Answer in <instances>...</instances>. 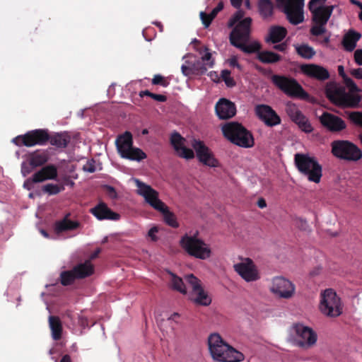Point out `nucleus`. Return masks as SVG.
Listing matches in <instances>:
<instances>
[{
  "label": "nucleus",
  "instance_id": "8",
  "mask_svg": "<svg viewBox=\"0 0 362 362\" xmlns=\"http://www.w3.org/2000/svg\"><path fill=\"white\" fill-rule=\"evenodd\" d=\"M272 83L286 95L291 98L306 100L309 95L293 78L281 75H273Z\"/></svg>",
  "mask_w": 362,
  "mask_h": 362
},
{
  "label": "nucleus",
  "instance_id": "23",
  "mask_svg": "<svg viewBox=\"0 0 362 362\" xmlns=\"http://www.w3.org/2000/svg\"><path fill=\"white\" fill-rule=\"evenodd\" d=\"M300 70L305 75L317 79L319 81H325L329 78V71L324 67L314 64H303Z\"/></svg>",
  "mask_w": 362,
  "mask_h": 362
},
{
  "label": "nucleus",
  "instance_id": "25",
  "mask_svg": "<svg viewBox=\"0 0 362 362\" xmlns=\"http://www.w3.org/2000/svg\"><path fill=\"white\" fill-rule=\"evenodd\" d=\"M286 35L287 30L286 28L280 25H273L269 28V33L265 40L267 42L276 44L281 42Z\"/></svg>",
  "mask_w": 362,
  "mask_h": 362
},
{
  "label": "nucleus",
  "instance_id": "34",
  "mask_svg": "<svg viewBox=\"0 0 362 362\" xmlns=\"http://www.w3.org/2000/svg\"><path fill=\"white\" fill-rule=\"evenodd\" d=\"M49 156L46 151H35L30 153L28 157L30 165L35 168L42 166L48 161Z\"/></svg>",
  "mask_w": 362,
  "mask_h": 362
},
{
  "label": "nucleus",
  "instance_id": "19",
  "mask_svg": "<svg viewBox=\"0 0 362 362\" xmlns=\"http://www.w3.org/2000/svg\"><path fill=\"white\" fill-rule=\"evenodd\" d=\"M255 113L259 119L268 127H274L281 123V118L276 112L267 105H258L255 107Z\"/></svg>",
  "mask_w": 362,
  "mask_h": 362
},
{
  "label": "nucleus",
  "instance_id": "45",
  "mask_svg": "<svg viewBox=\"0 0 362 362\" xmlns=\"http://www.w3.org/2000/svg\"><path fill=\"white\" fill-rule=\"evenodd\" d=\"M191 65L194 74H204L208 69V67L200 59L196 60Z\"/></svg>",
  "mask_w": 362,
  "mask_h": 362
},
{
  "label": "nucleus",
  "instance_id": "13",
  "mask_svg": "<svg viewBox=\"0 0 362 362\" xmlns=\"http://www.w3.org/2000/svg\"><path fill=\"white\" fill-rule=\"evenodd\" d=\"M293 329L298 337L297 345L299 347L310 349L315 345L317 335L312 328L297 323L293 325Z\"/></svg>",
  "mask_w": 362,
  "mask_h": 362
},
{
  "label": "nucleus",
  "instance_id": "27",
  "mask_svg": "<svg viewBox=\"0 0 362 362\" xmlns=\"http://www.w3.org/2000/svg\"><path fill=\"white\" fill-rule=\"evenodd\" d=\"M361 35L354 30H349L343 37L341 44L347 52H352L356 47L357 42L361 39Z\"/></svg>",
  "mask_w": 362,
  "mask_h": 362
},
{
  "label": "nucleus",
  "instance_id": "63",
  "mask_svg": "<svg viewBox=\"0 0 362 362\" xmlns=\"http://www.w3.org/2000/svg\"><path fill=\"white\" fill-rule=\"evenodd\" d=\"M83 170L89 173H94L95 171V166L94 163H87L83 166Z\"/></svg>",
  "mask_w": 362,
  "mask_h": 362
},
{
  "label": "nucleus",
  "instance_id": "56",
  "mask_svg": "<svg viewBox=\"0 0 362 362\" xmlns=\"http://www.w3.org/2000/svg\"><path fill=\"white\" fill-rule=\"evenodd\" d=\"M344 83L348 86L351 90L355 91L358 90V88L354 81L349 78L348 76H346L345 78H343Z\"/></svg>",
  "mask_w": 362,
  "mask_h": 362
},
{
  "label": "nucleus",
  "instance_id": "12",
  "mask_svg": "<svg viewBox=\"0 0 362 362\" xmlns=\"http://www.w3.org/2000/svg\"><path fill=\"white\" fill-rule=\"evenodd\" d=\"M334 6L318 7L311 12L313 25L310 28V33L314 36H320L326 33L327 25L332 13Z\"/></svg>",
  "mask_w": 362,
  "mask_h": 362
},
{
  "label": "nucleus",
  "instance_id": "14",
  "mask_svg": "<svg viewBox=\"0 0 362 362\" xmlns=\"http://www.w3.org/2000/svg\"><path fill=\"white\" fill-rule=\"evenodd\" d=\"M138 187V194L142 196L145 201L156 211L162 210L165 203L158 198V193L151 186L136 180Z\"/></svg>",
  "mask_w": 362,
  "mask_h": 362
},
{
  "label": "nucleus",
  "instance_id": "7",
  "mask_svg": "<svg viewBox=\"0 0 362 362\" xmlns=\"http://www.w3.org/2000/svg\"><path fill=\"white\" fill-rule=\"evenodd\" d=\"M276 7L283 12L288 21L294 25L304 21L305 0H275Z\"/></svg>",
  "mask_w": 362,
  "mask_h": 362
},
{
  "label": "nucleus",
  "instance_id": "42",
  "mask_svg": "<svg viewBox=\"0 0 362 362\" xmlns=\"http://www.w3.org/2000/svg\"><path fill=\"white\" fill-rule=\"evenodd\" d=\"M245 15V12L243 10H238L230 18L228 23V26L229 28H233L242 21H243L245 18L243 19V16Z\"/></svg>",
  "mask_w": 362,
  "mask_h": 362
},
{
  "label": "nucleus",
  "instance_id": "36",
  "mask_svg": "<svg viewBox=\"0 0 362 362\" xmlns=\"http://www.w3.org/2000/svg\"><path fill=\"white\" fill-rule=\"evenodd\" d=\"M158 211L162 214L163 221L168 226L173 228H177L180 226L177 221L176 216L169 210V208L165 205V204L162 207V210H158Z\"/></svg>",
  "mask_w": 362,
  "mask_h": 362
},
{
  "label": "nucleus",
  "instance_id": "37",
  "mask_svg": "<svg viewBox=\"0 0 362 362\" xmlns=\"http://www.w3.org/2000/svg\"><path fill=\"white\" fill-rule=\"evenodd\" d=\"M146 156V153H144L141 149L134 147L132 145V147L129 148V150H127L122 158L139 162L145 159Z\"/></svg>",
  "mask_w": 362,
  "mask_h": 362
},
{
  "label": "nucleus",
  "instance_id": "48",
  "mask_svg": "<svg viewBox=\"0 0 362 362\" xmlns=\"http://www.w3.org/2000/svg\"><path fill=\"white\" fill-rule=\"evenodd\" d=\"M221 78L224 81L225 83L228 87H233L235 86L234 80L230 76V71L228 69H224L221 71Z\"/></svg>",
  "mask_w": 362,
  "mask_h": 362
},
{
  "label": "nucleus",
  "instance_id": "50",
  "mask_svg": "<svg viewBox=\"0 0 362 362\" xmlns=\"http://www.w3.org/2000/svg\"><path fill=\"white\" fill-rule=\"evenodd\" d=\"M199 15L203 25L205 28H208L214 20V18L211 17L210 13L208 14L204 11H201Z\"/></svg>",
  "mask_w": 362,
  "mask_h": 362
},
{
  "label": "nucleus",
  "instance_id": "4",
  "mask_svg": "<svg viewBox=\"0 0 362 362\" xmlns=\"http://www.w3.org/2000/svg\"><path fill=\"white\" fill-rule=\"evenodd\" d=\"M221 130L224 137L236 146L251 148L255 144L251 132L239 122H228L222 127Z\"/></svg>",
  "mask_w": 362,
  "mask_h": 362
},
{
  "label": "nucleus",
  "instance_id": "26",
  "mask_svg": "<svg viewBox=\"0 0 362 362\" xmlns=\"http://www.w3.org/2000/svg\"><path fill=\"white\" fill-rule=\"evenodd\" d=\"M117 151L121 157L133 145L132 135L129 132H125L124 134L118 136L115 141Z\"/></svg>",
  "mask_w": 362,
  "mask_h": 362
},
{
  "label": "nucleus",
  "instance_id": "20",
  "mask_svg": "<svg viewBox=\"0 0 362 362\" xmlns=\"http://www.w3.org/2000/svg\"><path fill=\"white\" fill-rule=\"evenodd\" d=\"M295 291L293 284L283 277H276L273 279L271 291L281 298H291Z\"/></svg>",
  "mask_w": 362,
  "mask_h": 362
},
{
  "label": "nucleus",
  "instance_id": "47",
  "mask_svg": "<svg viewBox=\"0 0 362 362\" xmlns=\"http://www.w3.org/2000/svg\"><path fill=\"white\" fill-rule=\"evenodd\" d=\"M151 83L153 85H160L162 87L165 88L168 86L170 82L165 77L160 74H156L152 78Z\"/></svg>",
  "mask_w": 362,
  "mask_h": 362
},
{
  "label": "nucleus",
  "instance_id": "30",
  "mask_svg": "<svg viewBox=\"0 0 362 362\" xmlns=\"http://www.w3.org/2000/svg\"><path fill=\"white\" fill-rule=\"evenodd\" d=\"M35 174V180L40 182L47 180H55L57 177V169L54 165H48L42 168Z\"/></svg>",
  "mask_w": 362,
  "mask_h": 362
},
{
  "label": "nucleus",
  "instance_id": "11",
  "mask_svg": "<svg viewBox=\"0 0 362 362\" xmlns=\"http://www.w3.org/2000/svg\"><path fill=\"white\" fill-rule=\"evenodd\" d=\"M49 139V134L47 129H37L16 136L12 142L18 146L32 147L36 145L44 146L48 142Z\"/></svg>",
  "mask_w": 362,
  "mask_h": 362
},
{
  "label": "nucleus",
  "instance_id": "41",
  "mask_svg": "<svg viewBox=\"0 0 362 362\" xmlns=\"http://www.w3.org/2000/svg\"><path fill=\"white\" fill-rule=\"evenodd\" d=\"M346 114L351 124L362 128V111L346 112Z\"/></svg>",
  "mask_w": 362,
  "mask_h": 362
},
{
  "label": "nucleus",
  "instance_id": "58",
  "mask_svg": "<svg viewBox=\"0 0 362 362\" xmlns=\"http://www.w3.org/2000/svg\"><path fill=\"white\" fill-rule=\"evenodd\" d=\"M223 8V3L220 1L218 5L211 11L210 14L211 17L215 18L217 14Z\"/></svg>",
  "mask_w": 362,
  "mask_h": 362
},
{
  "label": "nucleus",
  "instance_id": "15",
  "mask_svg": "<svg viewBox=\"0 0 362 362\" xmlns=\"http://www.w3.org/2000/svg\"><path fill=\"white\" fill-rule=\"evenodd\" d=\"M234 270L246 281H255L259 279L258 271L250 258L234 264Z\"/></svg>",
  "mask_w": 362,
  "mask_h": 362
},
{
  "label": "nucleus",
  "instance_id": "22",
  "mask_svg": "<svg viewBox=\"0 0 362 362\" xmlns=\"http://www.w3.org/2000/svg\"><path fill=\"white\" fill-rule=\"evenodd\" d=\"M215 110L221 119H230L236 114L235 105L226 98H221L217 102Z\"/></svg>",
  "mask_w": 362,
  "mask_h": 362
},
{
  "label": "nucleus",
  "instance_id": "40",
  "mask_svg": "<svg viewBox=\"0 0 362 362\" xmlns=\"http://www.w3.org/2000/svg\"><path fill=\"white\" fill-rule=\"evenodd\" d=\"M76 279H77L72 269L62 272L60 274V283L64 286L72 284Z\"/></svg>",
  "mask_w": 362,
  "mask_h": 362
},
{
  "label": "nucleus",
  "instance_id": "52",
  "mask_svg": "<svg viewBox=\"0 0 362 362\" xmlns=\"http://www.w3.org/2000/svg\"><path fill=\"white\" fill-rule=\"evenodd\" d=\"M201 61L208 67L211 68L214 64V59H212L211 54L209 52H206L200 59Z\"/></svg>",
  "mask_w": 362,
  "mask_h": 362
},
{
  "label": "nucleus",
  "instance_id": "10",
  "mask_svg": "<svg viewBox=\"0 0 362 362\" xmlns=\"http://www.w3.org/2000/svg\"><path fill=\"white\" fill-rule=\"evenodd\" d=\"M319 308L321 313L326 316L338 317L342 313L341 298L333 289H326L320 294Z\"/></svg>",
  "mask_w": 362,
  "mask_h": 362
},
{
  "label": "nucleus",
  "instance_id": "31",
  "mask_svg": "<svg viewBox=\"0 0 362 362\" xmlns=\"http://www.w3.org/2000/svg\"><path fill=\"white\" fill-rule=\"evenodd\" d=\"M77 279H84L93 274L94 268L90 260L78 264L72 269Z\"/></svg>",
  "mask_w": 362,
  "mask_h": 362
},
{
  "label": "nucleus",
  "instance_id": "29",
  "mask_svg": "<svg viewBox=\"0 0 362 362\" xmlns=\"http://www.w3.org/2000/svg\"><path fill=\"white\" fill-rule=\"evenodd\" d=\"M70 141V135L67 132H63L49 134L48 142L57 148H64L68 146Z\"/></svg>",
  "mask_w": 362,
  "mask_h": 362
},
{
  "label": "nucleus",
  "instance_id": "9",
  "mask_svg": "<svg viewBox=\"0 0 362 362\" xmlns=\"http://www.w3.org/2000/svg\"><path fill=\"white\" fill-rule=\"evenodd\" d=\"M332 153L337 158L347 161H358L362 158V151L348 140H335L331 143Z\"/></svg>",
  "mask_w": 362,
  "mask_h": 362
},
{
  "label": "nucleus",
  "instance_id": "5",
  "mask_svg": "<svg viewBox=\"0 0 362 362\" xmlns=\"http://www.w3.org/2000/svg\"><path fill=\"white\" fill-rule=\"evenodd\" d=\"M325 94L332 103L341 107L356 108L361 101V95L347 93L344 86L334 83H330L327 86Z\"/></svg>",
  "mask_w": 362,
  "mask_h": 362
},
{
  "label": "nucleus",
  "instance_id": "33",
  "mask_svg": "<svg viewBox=\"0 0 362 362\" xmlns=\"http://www.w3.org/2000/svg\"><path fill=\"white\" fill-rule=\"evenodd\" d=\"M256 58L263 64H275L281 60V56L272 51L263 50L259 52Z\"/></svg>",
  "mask_w": 362,
  "mask_h": 362
},
{
  "label": "nucleus",
  "instance_id": "1",
  "mask_svg": "<svg viewBox=\"0 0 362 362\" xmlns=\"http://www.w3.org/2000/svg\"><path fill=\"white\" fill-rule=\"evenodd\" d=\"M208 345L212 358L217 362H240L245 358L243 353L227 344L217 333L210 334Z\"/></svg>",
  "mask_w": 362,
  "mask_h": 362
},
{
  "label": "nucleus",
  "instance_id": "60",
  "mask_svg": "<svg viewBox=\"0 0 362 362\" xmlns=\"http://www.w3.org/2000/svg\"><path fill=\"white\" fill-rule=\"evenodd\" d=\"M354 60L358 65H362V49H356L355 51Z\"/></svg>",
  "mask_w": 362,
  "mask_h": 362
},
{
  "label": "nucleus",
  "instance_id": "21",
  "mask_svg": "<svg viewBox=\"0 0 362 362\" xmlns=\"http://www.w3.org/2000/svg\"><path fill=\"white\" fill-rule=\"evenodd\" d=\"M185 139L177 132H174L170 136V144L176 151L177 154L187 160L194 157V151L185 146Z\"/></svg>",
  "mask_w": 362,
  "mask_h": 362
},
{
  "label": "nucleus",
  "instance_id": "28",
  "mask_svg": "<svg viewBox=\"0 0 362 362\" xmlns=\"http://www.w3.org/2000/svg\"><path fill=\"white\" fill-rule=\"evenodd\" d=\"M70 214H67L62 220L55 223L54 229L57 233L64 231L73 230L80 226V223L77 221H71L69 218Z\"/></svg>",
  "mask_w": 362,
  "mask_h": 362
},
{
  "label": "nucleus",
  "instance_id": "59",
  "mask_svg": "<svg viewBox=\"0 0 362 362\" xmlns=\"http://www.w3.org/2000/svg\"><path fill=\"white\" fill-rule=\"evenodd\" d=\"M228 64H229L230 66H231V67H233V68L236 67L239 70L242 69L241 65L238 63V59L235 56L232 57L231 58H230L228 59Z\"/></svg>",
  "mask_w": 362,
  "mask_h": 362
},
{
  "label": "nucleus",
  "instance_id": "46",
  "mask_svg": "<svg viewBox=\"0 0 362 362\" xmlns=\"http://www.w3.org/2000/svg\"><path fill=\"white\" fill-rule=\"evenodd\" d=\"M286 111L288 117L291 119H293L296 117L298 114L301 112V111L298 108V107L292 103H288L286 107Z\"/></svg>",
  "mask_w": 362,
  "mask_h": 362
},
{
  "label": "nucleus",
  "instance_id": "16",
  "mask_svg": "<svg viewBox=\"0 0 362 362\" xmlns=\"http://www.w3.org/2000/svg\"><path fill=\"white\" fill-rule=\"evenodd\" d=\"M192 146L196 151L197 157L199 162L209 167H216L218 165V160L214 158L210 149L199 140H194Z\"/></svg>",
  "mask_w": 362,
  "mask_h": 362
},
{
  "label": "nucleus",
  "instance_id": "39",
  "mask_svg": "<svg viewBox=\"0 0 362 362\" xmlns=\"http://www.w3.org/2000/svg\"><path fill=\"white\" fill-rule=\"evenodd\" d=\"M296 51L301 57L308 59L313 58L315 54L314 49L307 44L296 46Z\"/></svg>",
  "mask_w": 362,
  "mask_h": 362
},
{
  "label": "nucleus",
  "instance_id": "3",
  "mask_svg": "<svg viewBox=\"0 0 362 362\" xmlns=\"http://www.w3.org/2000/svg\"><path fill=\"white\" fill-rule=\"evenodd\" d=\"M180 245L188 255L198 259L206 260L212 255L210 245L199 237L198 231L192 235L182 236Z\"/></svg>",
  "mask_w": 362,
  "mask_h": 362
},
{
  "label": "nucleus",
  "instance_id": "18",
  "mask_svg": "<svg viewBox=\"0 0 362 362\" xmlns=\"http://www.w3.org/2000/svg\"><path fill=\"white\" fill-rule=\"evenodd\" d=\"M185 280L192 287L193 293L196 295L195 303L204 306L209 305L211 299L203 289L200 280L193 274L187 275Z\"/></svg>",
  "mask_w": 362,
  "mask_h": 362
},
{
  "label": "nucleus",
  "instance_id": "53",
  "mask_svg": "<svg viewBox=\"0 0 362 362\" xmlns=\"http://www.w3.org/2000/svg\"><path fill=\"white\" fill-rule=\"evenodd\" d=\"M35 167L30 165V160L28 162H23L21 164V173L24 177L30 174Z\"/></svg>",
  "mask_w": 362,
  "mask_h": 362
},
{
  "label": "nucleus",
  "instance_id": "61",
  "mask_svg": "<svg viewBox=\"0 0 362 362\" xmlns=\"http://www.w3.org/2000/svg\"><path fill=\"white\" fill-rule=\"evenodd\" d=\"M151 98L156 101L162 103L165 102L167 100V97L165 95L156 93H153L151 95Z\"/></svg>",
  "mask_w": 362,
  "mask_h": 362
},
{
  "label": "nucleus",
  "instance_id": "64",
  "mask_svg": "<svg viewBox=\"0 0 362 362\" xmlns=\"http://www.w3.org/2000/svg\"><path fill=\"white\" fill-rule=\"evenodd\" d=\"M274 49L280 52H285L287 49V44L286 42H282L279 45H276L274 46Z\"/></svg>",
  "mask_w": 362,
  "mask_h": 362
},
{
  "label": "nucleus",
  "instance_id": "43",
  "mask_svg": "<svg viewBox=\"0 0 362 362\" xmlns=\"http://www.w3.org/2000/svg\"><path fill=\"white\" fill-rule=\"evenodd\" d=\"M64 189V187L54 184H47L43 186L42 191L49 195H55Z\"/></svg>",
  "mask_w": 362,
  "mask_h": 362
},
{
  "label": "nucleus",
  "instance_id": "2",
  "mask_svg": "<svg viewBox=\"0 0 362 362\" xmlns=\"http://www.w3.org/2000/svg\"><path fill=\"white\" fill-rule=\"evenodd\" d=\"M252 18H245L230 32L229 40L230 44L240 49L245 53H258L261 49V45L258 42H253L249 45L247 42L250 40Z\"/></svg>",
  "mask_w": 362,
  "mask_h": 362
},
{
  "label": "nucleus",
  "instance_id": "24",
  "mask_svg": "<svg viewBox=\"0 0 362 362\" xmlns=\"http://www.w3.org/2000/svg\"><path fill=\"white\" fill-rule=\"evenodd\" d=\"M90 213L98 220H119L120 216L119 214L112 211L104 202H100L95 207L90 209Z\"/></svg>",
  "mask_w": 362,
  "mask_h": 362
},
{
  "label": "nucleus",
  "instance_id": "49",
  "mask_svg": "<svg viewBox=\"0 0 362 362\" xmlns=\"http://www.w3.org/2000/svg\"><path fill=\"white\" fill-rule=\"evenodd\" d=\"M106 195L111 199L115 200L118 198V194L115 189L110 185H105L103 187Z\"/></svg>",
  "mask_w": 362,
  "mask_h": 362
},
{
  "label": "nucleus",
  "instance_id": "17",
  "mask_svg": "<svg viewBox=\"0 0 362 362\" xmlns=\"http://www.w3.org/2000/svg\"><path fill=\"white\" fill-rule=\"evenodd\" d=\"M319 120L322 126L330 132H340L346 128L344 120L328 112H324L319 117Z\"/></svg>",
  "mask_w": 362,
  "mask_h": 362
},
{
  "label": "nucleus",
  "instance_id": "35",
  "mask_svg": "<svg viewBox=\"0 0 362 362\" xmlns=\"http://www.w3.org/2000/svg\"><path fill=\"white\" fill-rule=\"evenodd\" d=\"M49 325L53 339L59 340L62 334V325L60 319L57 316L51 315L49 317Z\"/></svg>",
  "mask_w": 362,
  "mask_h": 362
},
{
  "label": "nucleus",
  "instance_id": "51",
  "mask_svg": "<svg viewBox=\"0 0 362 362\" xmlns=\"http://www.w3.org/2000/svg\"><path fill=\"white\" fill-rule=\"evenodd\" d=\"M326 0H310L308 4V8L310 12L317 8L318 7H325L324 4Z\"/></svg>",
  "mask_w": 362,
  "mask_h": 362
},
{
  "label": "nucleus",
  "instance_id": "44",
  "mask_svg": "<svg viewBox=\"0 0 362 362\" xmlns=\"http://www.w3.org/2000/svg\"><path fill=\"white\" fill-rule=\"evenodd\" d=\"M172 286L175 290L180 291L182 293H186L187 291L181 278L173 274L172 275Z\"/></svg>",
  "mask_w": 362,
  "mask_h": 362
},
{
  "label": "nucleus",
  "instance_id": "6",
  "mask_svg": "<svg viewBox=\"0 0 362 362\" xmlns=\"http://www.w3.org/2000/svg\"><path fill=\"white\" fill-rule=\"evenodd\" d=\"M295 165L298 171L306 176L308 180L319 183L322 176V168L315 158L308 154L296 153L294 156Z\"/></svg>",
  "mask_w": 362,
  "mask_h": 362
},
{
  "label": "nucleus",
  "instance_id": "38",
  "mask_svg": "<svg viewBox=\"0 0 362 362\" xmlns=\"http://www.w3.org/2000/svg\"><path fill=\"white\" fill-rule=\"evenodd\" d=\"M292 121L295 122L298 126V127L305 133H310L313 130L308 119L302 113V112L298 114L296 117L292 119Z\"/></svg>",
  "mask_w": 362,
  "mask_h": 362
},
{
  "label": "nucleus",
  "instance_id": "32",
  "mask_svg": "<svg viewBox=\"0 0 362 362\" xmlns=\"http://www.w3.org/2000/svg\"><path fill=\"white\" fill-rule=\"evenodd\" d=\"M257 8L263 19H267L274 15V5L272 0H258Z\"/></svg>",
  "mask_w": 362,
  "mask_h": 362
},
{
  "label": "nucleus",
  "instance_id": "57",
  "mask_svg": "<svg viewBox=\"0 0 362 362\" xmlns=\"http://www.w3.org/2000/svg\"><path fill=\"white\" fill-rule=\"evenodd\" d=\"M181 70H182V73L183 74V75H185L186 76H189L191 75H194L192 65L187 66V65L182 64L181 66Z\"/></svg>",
  "mask_w": 362,
  "mask_h": 362
},
{
  "label": "nucleus",
  "instance_id": "62",
  "mask_svg": "<svg viewBox=\"0 0 362 362\" xmlns=\"http://www.w3.org/2000/svg\"><path fill=\"white\" fill-rule=\"evenodd\" d=\"M351 75L357 79H362V68L353 69L351 72Z\"/></svg>",
  "mask_w": 362,
  "mask_h": 362
},
{
  "label": "nucleus",
  "instance_id": "55",
  "mask_svg": "<svg viewBox=\"0 0 362 362\" xmlns=\"http://www.w3.org/2000/svg\"><path fill=\"white\" fill-rule=\"evenodd\" d=\"M159 228L158 226L152 227L148 232V237L153 242H156L158 240L156 233L158 232Z\"/></svg>",
  "mask_w": 362,
  "mask_h": 362
},
{
  "label": "nucleus",
  "instance_id": "54",
  "mask_svg": "<svg viewBox=\"0 0 362 362\" xmlns=\"http://www.w3.org/2000/svg\"><path fill=\"white\" fill-rule=\"evenodd\" d=\"M40 181H37L35 180V174L33 175L32 177L28 178L23 184V187L26 188L28 190H31L33 188V185L35 183H38Z\"/></svg>",
  "mask_w": 362,
  "mask_h": 362
}]
</instances>
